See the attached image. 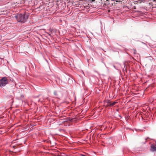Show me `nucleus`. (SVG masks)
<instances>
[{
    "instance_id": "1",
    "label": "nucleus",
    "mask_w": 156,
    "mask_h": 156,
    "mask_svg": "<svg viewBox=\"0 0 156 156\" xmlns=\"http://www.w3.org/2000/svg\"><path fill=\"white\" fill-rule=\"evenodd\" d=\"M28 15L26 13L22 15V14H18L15 16V17L17 21L19 22L24 23L26 21L28 18Z\"/></svg>"
},
{
    "instance_id": "2",
    "label": "nucleus",
    "mask_w": 156,
    "mask_h": 156,
    "mask_svg": "<svg viewBox=\"0 0 156 156\" xmlns=\"http://www.w3.org/2000/svg\"><path fill=\"white\" fill-rule=\"evenodd\" d=\"M8 83V81L6 77H3L0 80V86L4 87Z\"/></svg>"
},
{
    "instance_id": "9",
    "label": "nucleus",
    "mask_w": 156,
    "mask_h": 156,
    "mask_svg": "<svg viewBox=\"0 0 156 156\" xmlns=\"http://www.w3.org/2000/svg\"><path fill=\"white\" fill-rule=\"evenodd\" d=\"M134 53L136 54V51L135 50H134Z\"/></svg>"
},
{
    "instance_id": "3",
    "label": "nucleus",
    "mask_w": 156,
    "mask_h": 156,
    "mask_svg": "<svg viewBox=\"0 0 156 156\" xmlns=\"http://www.w3.org/2000/svg\"><path fill=\"white\" fill-rule=\"evenodd\" d=\"M151 150L152 151H156V145H151Z\"/></svg>"
},
{
    "instance_id": "4",
    "label": "nucleus",
    "mask_w": 156,
    "mask_h": 156,
    "mask_svg": "<svg viewBox=\"0 0 156 156\" xmlns=\"http://www.w3.org/2000/svg\"><path fill=\"white\" fill-rule=\"evenodd\" d=\"M116 103H117L116 102H114L112 103L111 102V104L108 105V106H113V105H115Z\"/></svg>"
},
{
    "instance_id": "7",
    "label": "nucleus",
    "mask_w": 156,
    "mask_h": 156,
    "mask_svg": "<svg viewBox=\"0 0 156 156\" xmlns=\"http://www.w3.org/2000/svg\"><path fill=\"white\" fill-rule=\"evenodd\" d=\"M54 94L55 95H56V96L57 95V94L56 92V91H55L54 92Z\"/></svg>"
},
{
    "instance_id": "5",
    "label": "nucleus",
    "mask_w": 156,
    "mask_h": 156,
    "mask_svg": "<svg viewBox=\"0 0 156 156\" xmlns=\"http://www.w3.org/2000/svg\"><path fill=\"white\" fill-rule=\"evenodd\" d=\"M141 2H144V0H139L138 1V2H139L140 3H141Z\"/></svg>"
},
{
    "instance_id": "10",
    "label": "nucleus",
    "mask_w": 156,
    "mask_h": 156,
    "mask_svg": "<svg viewBox=\"0 0 156 156\" xmlns=\"http://www.w3.org/2000/svg\"><path fill=\"white\" fill-rule=\"evenodd\" d=\"M114 68H115V66H114Z\"/></svg>"
},
{
    "instance_id": "8",
    "label": "nucleus",
    "mask_w": 156,
    "mask_h": 156,
    "mask_svg": "<svg viewBox=\"0 0 156 156\" xmlns=\"http://www.w3.org/2000/svg\"><path fill=\"white\" fill-rule=\"evenodd\" d=\"M16 147V146H12V147H13V148H14L15 149V147Z\"/></svg>"
},
{
    "instance_id": "6",
    "label": "nucleus",
    "mask_w": 156,
    "mask_h": 156,
    "mask_svg": "<svg viewBox=\"0 0 156 156\" xmlns=\"http://www.w3.org/2000/svg\"><path fill=\"white\" fill-rule=\"evenodd\" d=\"M107 103L109 104H111V101H108L107 102Z\"/></svg>"
},
{
    "instance_id": "11",
    "label": "nucleus",
    "mask_w": 156,
    "mask_h": 156,
    "mask_svg": "<svg viewBox=\"0 0 156 156\" xmlns=\"http://www.w3.org/2000/svg\"><path fill=\"white\" fill-rule=\"evenodd\" d=\"M155 143H156V141H155Z\"/></svg>"
}]
</instances>
